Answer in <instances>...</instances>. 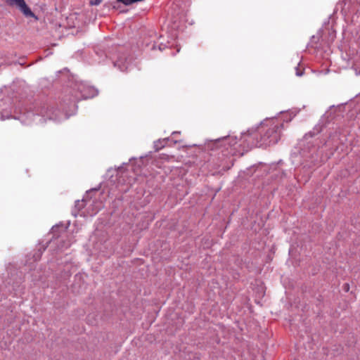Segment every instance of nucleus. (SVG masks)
I'll return each instance as SVG.
<instances>
[{
    "label": "nucleus",
    "mask_w": 360,
    "mask_h": 360,
    "mask_svg": "<svg viewBox=\"0 0 360 360\" xmlns=\"http://www.w3.org/2000/svg\"><path fill=\"white\" fill-rule=\"evenodd\" d=\"M72 214L75 216V217H77V214L75 213L74 212H72Z\"/></svg>",
    "instance_id": "nucleus-15"
},
{
    "label": "nucleus",
    "mask_w": 360,
    "mask_h": 360,
    "mask_svg": "<svg viewBox=\"0 0 360 360\" xmlns=\"http://www.w3.org/2000/svg\"><path fill=\"white\" fill-rule=\"evenodd\" d=\"M101 1H102V0H93V1H91V4L98 6L101 3Z\"/></svg>",
    "instance_id": "nucleus-9"
},
{
    "label": "nucleus",
    "mask_w": 360,
    "mask_h": 360,
    "mask_svg": "<svg viewBox=\"0 0 360 360\" xmlns=\"http://www.w3.org/2000/svg\"><path fill=\"white\" fill-rule=\"evenodd\" d=\"M84 200H83L82 201L77 200L75 202V207L77 208L78 210L82 209V207H84Z\"/></svg>",
    "instance_id": "nucleus-8"
},
{
    "label": "nucleus",
    "mask_w": 360,
    "mask_h": 360,
    "mask_svg": "<svg viewBox=\"0 0 360 360\" xmlns=\"http://www.w3.org/2000/svg\"><path fill=\"white\" fill-rule=\"evenodd\" d=\"M24 116L36 123H44L46 120L61 121L67 120L70 115L65 110H53V107L49 103H41L34 108L33 110H27Z\"/></svg>",
    "instance_id": "nucleus-2"
},
{
    "label": "nucleus",
    "mask_w": 360,
    "mask_h": 360,
    "mask_svg": "<svg viewBox=\"0 0 360 360\" xmlns=\"http://www.w3.org/2000/svg\"><path fill=\"white\" fill-rule=\"evenodd\" d=\"M356 75H360V70L358 71L356 68L354 69Z\"/></svg>",
    "instance_id": "nucleus-13"
},
{
    "label": "nucleus",
    "mask_w": 360,
    "mask_h": 360,
    "mask_svg": "<svg viewBox=\"0 0 360 360\" xmlns=\"http://www.w3.org/2000/svg\"><path fill=\"white\" fill-rule=\"evenodd\" d=\"M78 90L79 95H75L73 98L71 100V104L73 107H75V103L80 99H88L94 98L98 95V90L94 86H88L85 84L81 83L78 86Z\"/></svg>",
    "instance_id": "nucleus-3"
},
{
    "label": "nucleus",
    "mask_w": 360,
    "mask_h": 360,
    "mask_svg": "<svg viewBox=\"0 0 360 360\" xmlns=\"http://www.w3.org/2000/svg\"><path fill=\"white\" fill-rule=\"evenodd\" d=\"M349 284H347V283L345 284V285H344V290H345V291H348V290H349Z\"/></svg>",
    "instance_id": "nucleus-12"
},
{
    "label": "nucleus",
    "mask_w": 360,
    "mask_h": 360,
    "mask_svg": "<svg viewBox=\"0 0 360 360\" xmlns=\"http://www.w3.org/2000/svg\"><path fill=\"white\" fill-rule=\"evenodd\" d=\"M7 3L10 6H16L25 17H32L35 20L38 19L30 7L26 4L25 0H7Z\"/></svg>",
    "instance_id": "nucleus-5"
},
{
    "label": "nucleus",
    "mask_w": 360,
    "mask_h": 360,
    "mask_svg": "<svg viewBox=\"0 0 360 360\" xmlns=\"http://www.w3.org/2000/svg\"><path fill=\"white\" fill-rule=\"evenodd\" d=\"M174 143H176L177 141H173Z\"/></svg>",
    "instance_id": "nucleus-16"
},
{
    "label": "nucleus",
    "mask_w": 360,
    "mask_h": 360,
    "mask_svg": "<svg viewBox=\"0 0 360 360\" xmlns=\"http://www.w3.org/2000/svg\"><path fill=\"white\" fill-rule=\"evenodd\" d=\"M172 141L171 138H165L162 139H158L154 141V148L156 151L161 150L164 147H165L168 142Z\"/></svg>",
    "instance_id": "nucleus-7"
},
{
    "label": "nucleus",
    "mask_w": 360,
    "mask_h": 360,
    "mask_svg": "<svg viewBox=\"0 0 360 360\" xmlns=\"http://www.w3.org/2000/svg\"><path fill=\"white\" fill-rule=\"evenodd\" d=\"M283 124L276 119H271L262 122L259 127L248 129L241 134V139L247 142L248 147L267 146L278 143L281 137V128Z\"/></svg>",
    "instance_id": "nucleus-1"
},
{
    "label": "nucleus",
    "mask_w": 360,
    "mask_h": 360,
    "mask_svg": "<svg viewBox=\"0 0 360 360\" xmlns=\"http://www.w3.org/2000/svg\"><path fill=\"white\" fill-rule=\"evenodd\" d=\"M131 58L127 57L125 54H122V56H119L113 63L115 67H117L120 71L124 72L131 68Z\"/></svg>",
    "instance_id": "nucleus-6"
},
{
    "label": "nucleus",
    "mask_w": 360,
    "mask_h": 360,
    "mask_svg": "<svg viewBox=\"0 0 360 360\" xmlns=\"http://www.w3.org/2000/svg\"><path fill=\"white\" fill-rule=\"evenodd\" d=\"M295 70H296V75L297 76L300 77L303 75V72H300L297 67L295 68Z\"/></svg>",
    "instance_id": "nucleus-11"
},
{
    "label": "nucleus",
    "mask_w": 360,
    "mask_h": 360,
    "mask_svg": "<svg viewBox=\"0 0 360 360\" xmlns=\"http://www.w3.org/2000/svg\"><path fill=\"white\" fill-rule=\"evenodd\" d=\"M285 115H286V116H289V117H288V118L285 119V120H284V121H286V122H290V121L292 119V116L291 115V114H290V113L287 112V113H285Z\"/></svg>",
    "instance_id": "nucleus-10"
},
{
    "label": "nucleus",
    "mask_w": 360,
    "mask_h": 360,
    "mask_svg": "<svg viewBox=\"0 0 360 360\" xmlns=\"http://www.w3.org/2000/svg\"><path fill=\"white\" fill-rule=\"evenodd\" d=\"M179 131H174V132L172 133V135H174V134H179Z\"/></svg>",
    "instance_id": "nucleus-14"
},
{
    "label": "nucleus",
    "mask_w": 360,
    "mask_h": 360,
    "mask_svg": "<svg viewBox=\"0 0 360 360\" xmlns=\"http://www.w3.org/2000/svg\"><path fill=\"white\" fill-rule=\"evenodd\" d=\"M1 119L2 120H4V118L3 117V116H1Z\"/></svg>",
    "instance_id": "nucleus-17"
},
{
    "label": "nucleus",
    "mask_w": 360,
    "mask_h": 360,
    "mask_svg": "<svg viewBox=\"0 0 360 360\" xmlns=\"http://www.w3.org/2000/svg\"><path fill=\"white\" fill-rule=\"evenodd\" d=\"M212 141L213 143L217 146V147H223L225 150L228 151L229 154H235V150L233 149L232 148L235 146L238 143L237 137L229 135L221 138L217 139Z\"/></svg>",
    "instance_id": "nucleus-4"
}]
</instances>
